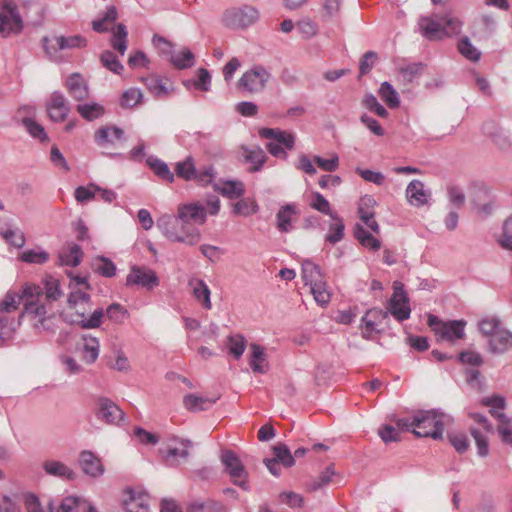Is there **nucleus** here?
Segmentation results:
<instances>
[{"mask_svg":"<svg viewBox=\"0 0 512 512\" xmlns=\"http://www.w3.org/2000/svg\"><path fill=\"white\" fill-rule=\"evenodd\" d=\"M24 309L20 317H26L38 331L55 332V312L49 302L43 300L42 288L25 285L22 290Z\"/></svg>","mask_w":512,"mask_h":512,"instance_id":"obj_1","label":"nucleus"},{"mask_svg":"<svg viewBox=\"0 0 512 512\" xmlns=\"http://www.w3.org/2000/svg\"><path fill=\"white\" fill-rule=\"evenodd\" d=\"M463 23L450 14L422 17L419 28L422 35L430 40L437 41L446 37L457 36L461 33Z\"/></svg>","mask_w":512,"mask_h":512,"instance_id":"obj_2","label":"nucleus"},{"mask_svg":"<svg viewBox=\"0 0 512 512\" xmlns=\"http://www.w3.org/2000/svg\"><path fill=\"white\" fill-rule=\"evenodd\" d=\"M157 227L162 234L172 242L185 243L188 245H196L201 234L198 228L193 225H185L180 216L162 215L157 219Z\"/></svg>","mask_w":512,"mask_h":512,"instance_id":"obj_3","label":"nucleus"},{"mask_svg":"<svg viewBox=\"0 0 512 512\" xmlns=\"http://www.w3.org/2000/svg\"><path fill=\"white\" fill-rule=\"evenodd\" d=\"M258 134L262 139L272 140L266 143L265 147L273 157L287 160L288 154L285 149L293 150L295 147V135L280 128H260Z\"/></svg>","mask_w":512,"mask_h":512,"instance_id":"obj_4","label":"nucleus"},{"mask_svg":"<svg viewBox=\"0 0 512 512\" xmlns=\"http://www.w3.org/2000/svg\"><path fill=\"white\" fill-rule=\"evenodd\" d=\"M444 430L442 415L435 410H420L414 414V435L441 439Z\"/></svg>","mask_w":512,"mask_h":512,"instance_id":"obj_5","label":"nucleus"},{"mask_svg":"<svg viewBox=\"0 0 512 512\" xmlns=\"http://www.w3.org/2000/svg\"><path fill=\"white\" fill-rule=\"evenodd\" d=\"M271 78V73L264 66L260 64L253 65L242 74L237 82V87L245 93H261L264 91Z\"/></svg>","mask_w":512,"mask_h":512,"instance_id":"obj_6","label":"nucleus"},{"mask_svg":"<svg viewBox=\"0 0 512 512\" xmlns=\"http://www.w3.org/2000/svg\"><path fill=\"white\" fill-rule=\"evenodd\" d=\"M43 46L50 59L56 60L58 53L66 49L84 48L87 40L81 35L43 37Z\"/></svg>","mask_w":512,"mask_h":512,"instance_id":"obj_7","label":"nucleus"},{"mask_svg":"<svg viewBox=\"0 0 512 512\" xmlns=\"http://www.w3.org/2000/svg\"><path fill=\"white\" fill-rule=\"evenodd\" d=\"M428 325L441 339L454 342L465 336L464 328L466 322L463 320L442 321L437 316H428Z\"/></svg>","mask_w":512,"mask_h":512,"instance_id":"obj_8","label":"nucleus"},{"mask_svg":"<svg viewBox=\"0 0 512 512\" xmlns=\"http://www.w3.org/2000/svg\"><path fill=\"white\" fill-rule=\"evenodd\" d=\"M259 18L258 10L250 5L239 8H231L225 11L223 22L230 28H246L255 23Z\"/></svg>","mask_w":512,"mask_h":512,"instance_id":"obj_9","label":"nucleus"},{"mask_svg":"<svg viewBox=\"0 0 512 512\" xmlns=\"http://www.w3.org/2000/svg\"><path fill=\"white\" fill-rule=\"evenodd\" d=\"M221 462L225 467V471L232 478L233 483L243 490H248L249 485L246 480L248 472L235 452L231 450L223 451L221 455Z\"/></svg>","mask_w":512,"mask_h":512,"instance_id":"obj_10","label":"nucleus"},{"mask_svg":"<svg viewBox=\"0 0 512 512\" xmlns=\"http://www.w3.org/2000/svg\"><path fill=\"white\" fill-rule=\"evenodd\" d=\"M470 189L472 203L474 204L477 214L482 218L490 216L496 207V202L491 195V190L482 183H474L471 185Z\"/></svg>","mask_w":512,"mask_h":512,"instance_id":"obj_11","label":"nucleus"},{"mask_svg":"<svg viewBox=\"0 0 512 512\" xmlns=\"http://www.w3.org/2000/svg\"><path fill=\"white\" fill-rule=\"evenodd\" d=\"M4 12L0 13V34L4 37L12 33H20L23 29V21L17 5L13 1L3 4Z\"/></svg>","mask_w":512,"mask_h":512,"instance_id":"obj_12","label":"nucleus"},{"mask_svg":"<svg viewBox=\"0 0 512 512\" xmlns=\"http://www.w3.org/2000/svg\"><path fill=\"white\" fill-rule=\"evenodd\" d=\"M96 418L109 425H119L124 419L125 413L121 408L106 397H99L95 402L94 409Z\"/></svg>","mask_w":512,"mask_h":512,"instance_id":"obj_13","label":"nucleus"},{"mask_svg":"<svg viewBox=\"0 0 512 512\" xmlns=\"http://www.w3.org/2000/svg\"><path fill=\"white\" fill-rule=\"evenodd\" d=\"M160 284L156 272L146 266L133 265L126 277V286H139L152 290Z\"/></svg>","mask_w":512,"mask_h":512,"instance_id":"obj_14","label":"nucleus"},{"mask_svg":"<svg viewBox=\"0 0 512 512\" xmlns=\"http://www.w3.org/2000/svg\"><path fill=\"white\" fill-rule=\"evenodd\" d=\"M389 320V312L373 308L368 310L361 320L362 336L370 339L373 332L381 333L384 331L382 325Z\"/></svg>","mask_w":512,"mask_h":512,"instance_id":"obj_15","label":"nucleus"},{"mask_svg":"<svg viewBox=\"0 0 512 512\" xmlns=\"http://www.w3.org/2000/svg\"><path fill=\"white\" fill-rule=\"evenodd\" d=\"M49 118L56 123L64 122L70 112V105L63 93L54 91L46 102Z\"/></svg>","mask_w":512,"mask_h":512,"instance_id":"obj_16","label":"nucleus"},{"mask_svg":"<svg viewBox=\"0 0 512 512\" xmlns=\"http://www.w3.org/2000/svg\"><path fill=\"white\" fill-rule=\"evenodd\" d=\"M240 151L242 161L250 165L248 168L250 173L261 171L268 160V156L266 155L265 151L258 145H241Z\"/></svg>","mask_w":512,"mask_h":512,"instance_id":"obj_17","label":"nucleus"},{"mask_svg":"<svg viewBox=\"0 0 512 512\" xmlns=\"http://www.w3.org/2000/svg\"><path fill=\"white\" fill-rule=\"evenodd\" d=\"M141 82L145 85L147 90L158 99L167 98L174 91L172 83L168 78L164 79L155 74L142 77Z\"/></svg>","mask_w":512,"mask_h":512,"instance_id":"obj_18","label":"nucleus"},{"mask_svg":"<svg viewBox=\"0 0 512 512\" xmlns=\"http://www.w3.org/2000/svg\"><path fill=\"white\" fill-rule=\"evenodd\" d=\"M177 214L185 225H203L206 222L207 210L199 203L183 204L178 207Z\"/></svg>","mask_w":512,"mask_h":512,"instance_id":"obj_19","label":"nucleus"},{"mask_svg":"<svg viewBox=\"0 0 512 512\" xmlns=\"http://www.w3.org/2000/svg\"><path fill=\"white\" fill-rule=\"evenodd\" d=\"M388 312L399 322L407 320L410 317L411 309L404 291L395 289L389 302Z\"/></svg>","mask_w":512,"mask_h":512,"instance_id":"obj_20","label":"nucleus"},{"mask_svg":"<svg viewBox=\"0 0 512 512\" xmlns=\"http://www.w3.org/2000/svg\"><path fill=\"white\" fill-rule=\"evenodd\" d=\"M79 465L82 471L92 478H98L104 473V466L100 458L88 450H84L80 453Z\"/></svg>","mask_w":512,"mask_h":512,"instance_id":"obj_21","label":"nucleus"},{"mask_svg":"<svg viewBox=\"0 0 512 512\" xmlns=\"http://www.w3.org/2000/svg\"><path fill=\"white\" fill-rule=\"evenodd\" d=\"M300 215L295 204H286L280 207L276 213V227L282 233H288L293 230V221Z\"/></svg>","mask_w":512,"mask_h":512,"instance_id":"obj_22","label":"nucleus"},{"mask_svg":"<svg viewBox=\"0 0 512 512\" xmlns=\"http://www.w3.org/2000/svg\"><path fill=\"white\" fill-rule=\"evenodd\" d=\"M65 88L76 101H83L89 97V88L82 75L73 73L65 81Z\"/></svg>","mask_w":512,"mask_h":512,"instance_id":"obj_23","label":"nucleus"},{"mask_svg":"<svg viewBox=\"0 0 512 512\" xmlns=\"http://www.w3.org/2000/svg\"><path fill=\"white\" fill-rule=\"evenodd\" d=\"M181 449L178 447H167L166 449H160V453L166 465L175 466L178 464L177 458L186 460L189 456V448L192 447V442L187 439L179 441Z\"/></svg>","mask_w":512,"mask_h":512,"instance_id":"obj_24","label":"nucleus"},{"mask_svg":"<svg viewBox=\"0 0 512 512\" xmlns=\"http://www.w3.org/2000/svg\"><path fill=\"white\" fill-rule=\"evenodd\" d=\"M56 512H97L96 508L80 496L65 497Z\"/></svg>","mask_w":512,"mask_h":512,"instance_id":"obj_25","label":"nucleus"},{"mask_svg":"<svg viewBox=\"0 0 512 512\" xmlns=\"http://www.w3.org/2000/svg\"><path fill=\"white\" fill-rule=\"evenodd\" d=\"M220 398V395L214 397H202L196 394H187L183 398L184 407L193 413L210 409Z\"/></svg>","mask_w":512,"mask_h":512,"instance_id":"obj_26","label":"nucleus"},{"mask_svg":"<svg viewBox=\"0 0 512 512\" xmlns=\"http://www.w3.org/2000/svg\"><path fill=\"white\" fill-rule=\"evenodd\" d=\"M213 189L229 199L242 197L245 193V186L240 180H220L213 184Z\"/></svg>","mask_w":512,"mask_h":512,"instance_id":"obj_27","label":"nucleus"},{"mask_svg":"<svg viewBox=\"0 0 512 512\" xmlns=\"http://www.w3.org/2000/svg\"><path fill=\"white\" fill-rule=\"evenodd\" d=\"M251 356L249 360L250 367L254 373L265 374L269 370L267 355L262 346L256 343L250 345Z\"/></svg>","mask_w":512,"mask_h":512,"instance_id":"obj_28","label":"nucleus"},{"mask_svg":"<svg viewBox=\"0 0 512 512\" xmlns=\"http://www.w3.org/2000/svg\"><path fill=\"white\" fill-rule=\"evenodd\" d=\"M124 137V131L116 126L101 127L94 135L95 142L100 147H106L109 144H114L115 141H120Z\"/></svg>","mask_w":512,"mask_h":512,"instance_id":"obj_29","label":"nucleus"},{"mask_svg":"<svg viewBox=\"0 0 512 512\" xmlns=\"http://www.w3.org/2000/svg\"><path fill=\"white\" fill-rule=\"evenodd\" d=\"M408 201L415 206H423L428 202V194L420 180H412L406 188Z\"/></svg>","mask_w":512,"mask_h":512,"instance_id":"obj_30","label":"nucleus"},{"mask_svg":"<svg viewBox=\"0 0 512 512\" xmlns=\"http://www.w3.org/2000/svg\"><path fill=\"white\" fill-rule=\"evenodd\" d=\"M44 471L52 476L67 480L76 479V473L66 464L56 460H48L43 463Z\"/></svg>","mask_w":512,"mask_h":512,"instance_id":"obj_31","label":"nucleus"},{"mask_svg":"<svg viewBox=\"0 0 512 512\" xmlns=\"http://www.w3.org/2000/svg\"><path fill=\"white\" fill-rule=\"evenodd\" d=\"M489 346L493 353H503L512 347V333L500 328L489 339Z\"/></svg>","mask_w":512,"mask_h":512,"instance_id":"obj_32","label":"nucleus"},{"mask_svg":"<svg viewBox=\"0 0 512 512\" xmlns=\"http://www.w3.org/2000/svg\"><path fill=\"white\" fill-rule=\"evenodd\" d=\"M147 166L154 172V174L159 177L161 180L167 183H173L175 180V175L171 172L168 165L162 161L161 159L155 156H149L146 159Z\"/></svg>","mask_w":512,"mask_h":512,"instance_id":"obj_33","label":"nucleus"},{"mask_svg":"<svg viewBox=\"0 0 512 512\" xmlns=\"http://www.w3.org/2000/svg\"><path fill=\"white\" fill-rule=\"evenodd\" d=\"M118 19L117 8L113 5L108 6L99 19L92 21V28L97 33H106L110 31V25Z\"/></svg>","mask_w":512,"mask_h":512,"instance_id":"obj_34","label":"nucleus"},{"mask_svg":"<svg viewBox=\"0 0 512 512\" xmlns=\"http://www.w3.org/2000/svg\"><path fill=\"white\" fill-rule=\"evenodd\" d=\"M354 237L363 247L369 250L378 251L381 248L380 240L358 223L354 226Z\"/></svg>","mask_w":512,"mask_h":512,"instance_id":"obj_35","label":"nucleus"},{"mask_svg":"<svg viewBox=\"0 0 512 512\" xmlns=\"http://www.w3.org/2000/svg\"><path fill=\"white\" fill-rule=\"evenodd\" d=\"M331 223L329 225V232L327 233L325 240L330 244H336L340 242L344 237L345 225L343 219L337 214L329 216Z\"/></svg>","mask_w":512,"mask_h":512,"instance_id":"obj_36","label":"nucleus"},{"mask_svg":"<svg viewBox=\"0 0 512 512\" xmlns=\"http://www.w3.org/2000/svg\"><path fill=\"white\" fill-rule=\"evenodd\" d=\"M83 252L78 244L68 245V251L59 255V264L62 266L76 267L80 264Z\"/></svg>","mask_w":512,"mask_h":512,"instance_id":"obj_37","label":"nucleus"},{"mask_svg":"<svg viewBox=\"0 0 512 512\" xmlns=\"http://www.w3.org/2000/svg\"><path fill=\"white\" fill-rule=\"evenodd\" d=\"M196 164L192 156H187L183 161L175 164V176L185 181H191L195 178Z\"/></svg>","mask_w":512,"mask_h":512,"instance_id":"obj_38","label":"nucleus"},{"mask_svg":"<svg viewBox=\"0 0 512 512\" xmlns=\"http://www.w3.org/2000/svg\"><path fill=\"white\" fill-rule=\"evenodd\" d=\"M302 279L305 285H313L324 279V275L318 265L310 260H305L302 263Z\"/></svg>","mask_w":512,"mask_h":512,"instance_id":"obj_39","label":"nucleus"},{"mask_svg":"<svg viewBox=\"0 0 512 512\" xmlns=\"http://www.w3.org/2000/svg\"><path fill=\"white\" fill-rule=\"evenodd\" d=\"M189 284L193 288L194 297L202 303L205 309H211L210 289L206 283L201 279H195L191 280Z\"/></svg>","mask_w":512,"mask_h":512,"instance_id":"obj_40","label":"nucleus"},{"mask_svg":"<svg viewBox=\"0 0 512 512\" xmlns=\"http://www.w3.org/2000/svg\"><path fill=\"white\" fill-rule=\"evenodd\" d=\"M170 62L175 68L184 70L195 65V56L190 49L183 48L178 53L171 55Z\"/></svg>","mask_w":512,"mask_h":512,"instance_id":"obj_41","label":"nucleus"},{"mask_svg":"<svg viewBox=\"0 0 512 512\" xmlns=\"http://www.w3.org/2000/svg\"><path fill=\"white\" fill-rule=\"evenodd\" d=\"M128 31L123 23H118L115 30L112 31L111 46L124 55L127 50Z\"/></svg>","mask_w":512,"mask_h":512,"instance_id":"obj_42","label":"nucleus"},{"mask_svg":"<svg viewBox=\"0 0 512 512\" xmlns=\"http://www.w3.org/2000/svg\"><path fill=\"white\" fill-rule=\"evenodd\" d=\"M343 0H320V17L323 21H330L339 16Z\"/></svg>","mask_w":512,"mask_h":512,"instance_id":"obj_43","label":"nucleus"},{"mask_svg":"<svg viewBox=\"0 0 512 512\" xmlns=\"http://www.w3.org/2000/svg\"><path fill=\"white\" fill-rule=\"evenodd\" d=\"M188 512H227L226 507L215 500L193 501L188 507Z\"/></svg>","mask_w":512,"mask_h":512,"instance_id":"obj_44","label":"nucleus"},{"mask_svg":"<svg viewBox=\"0 0 512 512\" xmlns=\"http://www.w3.org/2000/svg\"><path fill=\"white\" fill-rule=\"evenodd\" d=\"M226 345L229 353L238 360L246 349L247 340L241 334H233L227 337Z\"/></svg>","mask_w":512,"mask_h":512,"instance_id":"obj_45","label":"nucleus"},{"mask_svg":"<svg viewBox=\"0 0 512 512\" xmlns=\"http://www.w3.org/2000/svg\"><path fill=\"white\" fill-rule=\"evenodd\" d=\"M379 96L391 109H395L400 106V99L398 93L393 88V86L387 81L383 82L380 85Z\"/></svg>","mask_w":512,"mask_h":512,"instance_id":"obj_46","label":"nucleus"},{"mask_svg":"<svg viewBox=\"0 0 512 512\" xmlns=\"http://www.w3.org/2000/svg\"><path fill=\"white\" fill-rule=\"evenodd\" d=\"M76 110L87 121H93L101 117L105 112L104 107L98 103L78 104Z\"/></svg>","mask_w":512,"mask_h":512,"instance_id":"obj_47","label":"nucleus"},{"mask_svg":"<svg viewBox=\"0 0 512 512\" xmlns=\"http://www.w3.org/2000/svg\"><path fill=\"white\" fill-rule=\"evenodd\" d=\"M459 53L471 62H478L481 52L471 43L467 36L462 37L457 45Z\"/></svg>","mask_w":512,"mask_h":512,"instance_id":"obj_48","label":"nucleus"},{"mask_svg":"<svg viewBox=\"0 0 512 512\" xmlns=\"http://www.w3.org/2000/svg\"><path fill=\"white\" fill-rule=\"evenodd\" d=\"M62 296L60 283L57 279L50 277L45 280L44 289L42 288V299L52 304Z\"/></svg>","mask_w":512,"mask_h":512,"instance_id":"obj_49","label":"nucleus"},{"mask_svg":"<svg viewBox=\"0 0 512 512\" xmlns=\"http://www.w3.org/2000/svg\"><path fill=\"white\" fill-rule=\"evenodd\" d=\"M274 459L281 463L284 467L290 468L295 464L294 456L291 454L290 449L284 443H278L272 448Z\"/></svg>","mask_w":512,"mask_h":512,"instance_id":"obj_50","label":"nucleus"},{"mask_svg":"<svg viewBox=\"0 0 512 512\" xmlns=\"http://www.w3.org/2000/svg\"><path fill=\"white\" fill-rule=\"evenodd\" d=\"M197 79L187 80L184 85L189 89L192 85L195 89L207 92L210 90L211 76L206 68H199Z\"/></svg>","mask_w":512,"mask_h":512,"instance_id":"obj_51","label":"nucleus"},{"mask_svg":"<svg viewBox=\"0 0 512 512\" xmlns=\"http://www.w3.org/2000/svg\"><path fill=\"white\" fill-rule=\"evenodd\" d=\"M310 290L319 305L326 306L330 302L331 294L327 289L325 279L313 283V285L310 286Z\"/></svg>","mask_w":512,"mask_h":512,"instance_id":"obj_52","label":"nucleus"},{"mask_svg":"<svg viewBox=\"0 0 512 512\" xmlns=\"http://www.w3.org/2000/svg\"><path fill=\"white\" fill-rule=\"evenodd\" d=\"M143 99V94L138 88H129L124 91L120 98V106L122 108H133L140 104Z\"/></svg>","mask_w":512,"mask_h":512,"instance_id":"obj_53","label":"nucleus"},{"mask_svg":"<svg viewBox=\"0 0 512 512\" xmlns=\"http://www.w3.org/2000/svg\"><path fill=\"white\" fill-rule=\"evenodd\" d=\"M0 235L8 244L16 248H22L26 243L25 235L20 229L1 230Z\"/></svg>","mask_w":512,"mask_h":512,"instance_id":"obj_54","label":"nucleus"},{"mask_svg":"<svg viewBox=\"0 0 512 512\" xmlns=\"http://www.w3.org/2000/svg\"><path fill=\"white\" fill-rule=\"evenodd\" d=\"M100 61L105 68L115 74H121L124 70V66L112 51L106 50L102 52L100 55Z\"/></svg>","mask_w":512,"mask_h":512,"instance_id":"obj_55","label":"nucleus"},{"mask_svg":"<svg viewBox=\"0 0 512 512\" xmlns=\"http://www.w3.org/2000/svg\"><path fill=\"white\" fill-rule=\"evenodd\" d=\"M449 443L460 453H465L470 447L468 436L463 432H452L447 435Z\"/></svg>","mask_w":512,"mask_h":512,"instance_id":"obj_56","label":"nucleus"},{"mask_svg":"<svg viewBox=\"0 0 512 512\" xmlns=\"http://www.w3.org/2000/svg\"><path fill=\"white\" fill-rule=\"evenodd\" d=\"M471 436L475 440L477 446V453L480 457H486L489 454V442L487 437L476 427L469 428Z\"/></svg>","mask_w":512,"mask_h":512,"instance_id":"obj_57","label":"nucleus"},{"mask_svg":"<svg viewBox=\"0 0 512 512\" xmlns=\"http://www.w3.org/2000/svg\"><path fill=\"white\" fill-rule=\"evenodd\" d=\"M310 207L322 214L331 216L336 212L331 211L330 203L328 200L319 192L312 193V200L310 202Z\"/></svg>","mask_w":512,"mask_h":512,"instance_id":"obj_58","label":"nucleus"},{"mask_svg":"<svg viewBox=\"0 0 512 512\" xmlns=\"http://www.w3.org/2000/svg\"><path fill=\"white\" fill-rule=\"evenodd\" d=\"M478 327L480 332L491 338L498 330H500L501 322L496 317H487L479 321Z\"/></svg>","mask_w":512,"mask_h":512,"instance_id":"obj_59","label":"nucleus"},{"mask_svg":"<svg viewBox=\"0 0 512 512\" xmlns=\"http://www.w3.org/2000/svg\"><path fill=\"white\" fill-rule=\"evenodd\" d=\"M20 260L26 263L44 264L49 260V254L44 250H26L20 255Z\"/></svg>","mask_w":512,"mask_h":512,"instance_id":"obj_60","label":"nucleus"},{"mask_svg":"<svg viewBox=\"0 0 512 512\" xmlns=\"http://www.w3.org/2000/svg\"><path fill=\"white\" fill-rule=\"evenodd\" d=\"M258 211V205L255 201L241 199L233 205L232 212L235 215L250 216Z\"/></svg>","mask_w":512,"mask_h":512,"instance_id":"obj_61","label":"nucleus"},{"mask_svg":"<svg viewBox=\"0 0 512 512\" xmlns=\"http://www.w3.org/2000/svg\"><path fill=\"white\" fill-rule=\"evenodd\" d=\"M22 124L32 137L39 139L40 141L47 140L48 137L44 127L37 123L35 120L26 117L22 119Z\"/></svg>","mask_w":512,"mask_h":512,"instance_id":"obj_62","label":"nucleus"},{"mask_svg":"<svg viewBox=\"0 0 512 512\" xmlns=\"http://www.w3.org/2000/svg\"><path fill=\"white\" fill-rule=\"evenodd\" d=\"M363 105L370 110L371 112L375 113L381 118H387L389 113L387 109L379 103L377 98L373 94H366L363 99Z\"/></svg>","mask_w":512,"mask_h":512,"instance_id":"obj_63","label":"nucleus"},{"mask_svg":"<svg viewBox=\"0 0 512 512\" xmlns=\"http://www.w3.org/2000/svg\"><path fill=\"white\" fill-rule=\"evenodd\" d=\"M124 505L126 512H148V504L141 496L135 497L131 495Z\"/></svg>","mask_w":512,"mask_h":512,"instance_id":"obj_64","label":"nucleus"}]
</instances>
